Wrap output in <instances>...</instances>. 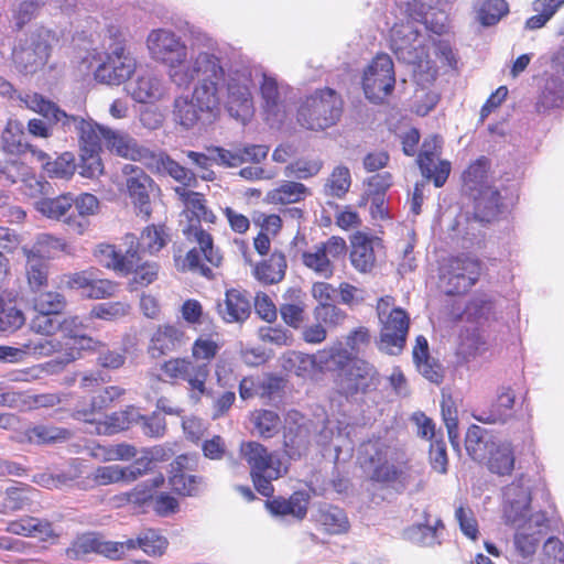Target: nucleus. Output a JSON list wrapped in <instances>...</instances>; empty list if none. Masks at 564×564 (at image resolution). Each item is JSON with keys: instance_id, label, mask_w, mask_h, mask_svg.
Instances as JSON below:
<instances>
[{"instance_id": "53", "label": "nucleus", "mask_w": 564, "mask_h": 564, "mask_svg": "<svg viewBox=\"0 0 564 564\" xmlns=\"http://www.w3.org/2000/svg\"><path fill=\"white\" fill-rule=\"evenodd\" d=\"M135 265L129 272L132 273V278L129 281V288L131 291H137L140 288H145L153 283L158 279L159 265L155 262H144L140 264L139 254L135 256Z\"/></svg>"}, {"instance_id": "31", "label": "nucleus", "mask_w": 564, "mask_h": 564, "mask_svg": "<svg viewBox=\"0 0 564 564\" xmlns=\"http://www.w3.org/2000/svg\"><path fill=\"white\" fill-rule=\"evenodd\" d=\"M193 459L187 455H181L171 464V476L169 479L171 488L184 496L195 495L202 482V478L185 473Z\"/></svg>"}, {"instance_id": "9", "label": "nucleus", "mask_w": 564, "mask_h": 564, "mask_svg": "<svg viewBox=\"0 0 564 564\" xmlns=\"http://www.w3.org/2000/svg\"><path fill=\"white\" fill-rule=\"evenodd\" d=\"M347 358L341 365H333L338 371L337 382L340 391L349 397L366 394L376 390L380 384V375L369 361L350 356L346 349Z\"/></svg>"}, {"instance_id": "20", "label": "nucleus", "mask_w": 564, "mask_h": 564, "mask_svg": "<svg viewBox=\"0 0 564 564\" xmlns=\"http://www.w3.org/2000/svg\"><path fill=\"white\" fill-rule=\"evenodd\" d=\"M123 245L126 246L124 250L118 249L115 245L101 242L96 246L94 256L105 268L129 274L137 263L134 259L137 256V249H134L135 236L127 234L123 238Z\"/></svg>"}, {"instance_id": "43", "label": "nucleus", "mask_w": 564, "mask_h": 564, "mask_svg": "<svg viewBox=\"0 0 564 564\" xmlns=\"http://www.w3.org/2000/svg\"><path fill=\"white\" fill-rule=\"evenodd\" d=\"M286 260L282 253L274 252L268 261L258 264L254 269L256 278L265 283L273 284L280 282L285 273Z\"/></svg>"}, {"instance_id": "8", "label": "nucleus", "mask_w": 564, "mask_h": 564, "mask_svg": "<svg viewBox=\"0 0 564 564\" xmlns=\"http://www.w3.org/2000/svg\"><path fill=\"white\" fill-rule=\"evenodd\" d=\"M161 371L171 382H185L187 384L188 399L197 404L203 395L208 394L207 380L210 369L204 364L194 361L189 356L174 357L161 365Z\"/></svg>"}, {"instance_id": "50", "label": "nucleus", "mask_w": 564, "mask_h": 564, "mask_svg": "<svg viewBox=\"0 0 564 564\" xmlns=\"http://www.w3.org/2000/svg\"><path fill=\"white\" fill-rule=\"evenodd\" d=\"M26 435L31 442L36 444L63 443L72 436L68 430L43 424L30 429Z\"/></svg>"}, {"instance_id": "1", "label": "nucleus", "mask_w": 564, "mask_h": 564, "mask_svg": "<svg viewBox=\"0 0 564 564\" xmlns=\"http://www.w3.org/2000/svg\"><path fill=\"white\" fill-rule=\"evenodd\" d=\"M150 57L167 66V75L178 87L187 88L194 80V97L203 108L217 104V85L223 78V63L214 50L199 51L187 57V46L169 29L152 30L147 37Z\"/></svg>"}, {"instance_id": "62", "label": "nucleus", "mask_w": 564, "mask_h": 564, "mask_svg": "<svg viewBox=\"0 0 564 564\" xmlns=\"http://www.w3.org/2000/svg\"><path fill=\"white\" fill-rule=\"evenodd\" d=\"M318 521L325 531L330 534H339L348 529V520L345 512L337 507H328L321 511Z\"/></svg>"}, {"instance_id": "4", "label": "nucleus", "mask_w": 564, "mask_h": 564, "mask_svg": "<svg viewBox=\"0 0 564 564\" xmlns=\"http://www.w3.org/2000/svg\"><path fill=\"white\" fill-rule=\"evenodd\" d=\"M240 455L250 467V476L257 491L270 497L274 491L272 480L284 476L288 467L276 454L268 452L262 444L254 441L242 442Z\"/></svg>"}, {"instance_id": "14", "label": "nucleus", "mask_w": 564, "mask_h": 564, "mask_svg": "<svg viewBox=\"0 0 564 564\" xmlns=\"http://www.w3.org/2000/svg\"><path fill=\"white\" fill-rule=\"evenodd\" d=\"M313 424L297 411H290L285 417L283 449L290 459L307 455L312 444Z\"/></svg>"}, {"instance_id": "38", "label": "nucleus", "mask_w": 564, "mask_h": 564, "mask_svg": "<svg viewBox=\"0 0 564 564\" xmlns=\"http://www.w3.org/2000/svg\"><path fill=\"white\" fill-rule=\"evenodd\" d=\"M488 160L481 158L471 163L464 172V189L469 196L491 186L488 177Z\"/></svg>"}, {"instance_id": "42", "label": "nucleus", "mask_w": 564, "mask_h": 564, "mask_svg": "<svg viewBox=\"0 0 564 564\" xmlns=\"http://www.w3.org/2000/svg\"><path fill=\"white\" fill-rule=\"evenodd\" d=\"M308 195V188L299 182L285 181L279 187L270 191L267 198L272 204H294Z\"/></svg>"}, {"instance_id": "36", "label": "nucleus", "mask_w": 564, "mask_h": 564, "mask_svg": "<svg viewBox=\"0 0 564 564\" xmlns=\"http://www.w3.org/2000/svg\"><path fill=\"white\" fill-rule=\"evenodd\" d=\"M74 206L78 216H68L65 218L67 226L77 235H83L88 226L85 216L94 215L99 208V200L89 193H83L74 197Z\"/></svg>"}, {"instance_id": "48", "label": "nucleus", "mask_w": 564, "mask_h": 564, "mask_svg": "<svg viewBox=\"0 0 564 564\" xmlns=\"http://www.w3.org/2000/svg\"><path fill=\"white\" fill-rule=\"evenodd\" d=\"M167 232L163 226H148L141 234L140 238L135 237L137 254L139 249L149 253H155L160 251L167 242Z\"/></svg>"}, {"instance_id": "12", "label": "nucleus", "mask_w": 564, "mask_h": 564, "mask_svg": "<svg viewBox=\"0 0 564 564\" xmlns=\"http://www.w3.org/2000/svg\"><path fill=\"white\" fill-rule=\"evenodd\" d=\"M55 34L46 29H37L13 51L17 67L25 73H34L48 59Z\"/></svg>"}, {"instance_id": "49", "label": "nucleus", "mask_w": 564, "mask_h": 564, "mask_svg": "<svg viewBox=\"0 0 564 564\" xmlns=\"http://www.w3.org/2000/svg\"><path fill=\"white\" fill-rule=\"evenodd\" d=\"M389 456L390 447L380 440L368 441L360 447V463L367 471L387 462Z\"/></svg>"}, {"instance_id": "30", "label": "nucleus", "mask_w": 564, "mask_h": 564, "mask_svg": "<svg viewBox=\"0 0 564 564\" xmlns=\"http://www.w3.org/2000/svg\"><path fill=\"white\" fill-rule=\"evenodd\" d=\"M185 343V333L174 325L159 326L152 334L148 351L153 358L174 351Z\"/></svg>"}, {"instance_id": "3", "label": "nucleus", "mask_w": 564, "mask_h": 564, "mask_svg": "<svg viewBox=\"0 0 564 564\" xmlns=\"http://www.w3.org/2000/svg\"><path fill=\"white\" fill-rule=\"evenodd\" d=\"M391 48L398 59L413 66V76L423 87L433 83L437 69L427 58L424 36L412 22L394 24L390 34Z\"/></svg>"}, {"instance_id": "32", "label": "nucleus", "mask_w": 564, "mask_h": 564, "mask_svg": "<svg viewBox=\"0 0 564 564\" xmlns=\"http://www.w3.org/2000/svg\"><path fill=\"white\" fill-rule=\"evenodd\" d=\"M310 496L305 491H295L290 498L282 497L268 500L265 506L274 516H291L297 520L305 518L307 513Z\"/></svg>"}, {"instance_id": "2", "label": "nucleus", "mask_w": 564, "mask_h": 564, "mask_svg": "<svg viewBox=\"0 0 564 564\" xmlns=\"http://www.w3.org/2000/svg\"><path fill=\"white\" fill-rule=\"evenodd\" d=\"M175 193L183 200L187 210L194 216L183 227L182 232L188 242L198 246V248L194 247L187 251L182 260L181 268L182 270L197 272L210 279L213 278V271L203 263L202 256L212 265L219 267L223 261V254L215 248L212 235L203 228L200 221L214 224L216 216L207 208L202 194L188 191L186 187H176Z\"/></svg>"}, {"instance_id": "16", "label": "nucleus", "mask_w": 564, "mask_h": 564, "mask_svg": "<svg viewBox=\"0 0 564 564\" xmlns=\"http://www.w3.org/2000/svg\"><path fill=\"white\" fill-rule=\"evenodd\" d=\"M480 263L470 258L451 259L442 270L441 282L447 294L468 291L478 280Z\"/></svg>"}, {"instance_id": "17", "label": "nucleus", "mask_w": 564, "mask_h": 564, "mask_svg": "<svg viewBox=\"0 0 564 564\" xmlns=\"http://www.w3.org/2000/svg\"><path fill=\"white\" fill-rule=\"evenodd\" d=\"M85 326L78 316H68L59 321V329L65 337L73 340L72 347L63 355L51 362H47V368L53 372L62 370L66 365L75 361L80 356V350L96 349L99 340H95L89 336L83 334Z\"/></svg>"}, {"instance_id": "47", "label": "nucleus", "mask_w": 564, "mask_h": 564, "mask_svg": "<svg viewBox=\"0 0 564 564\" xmlns=\"http://www.w3.org/2000/svg\"><path fill=\"white\" fill-rule=\"evenodd\" d=\"M444 529L443 522L436 520L432 524L412 525L405 530V536L409 541L421 546H435L441 544L438 531Z\"/></svg>"}, {"instance_id": "46", "label": "nucleus", "mask_w": 564, "mask_h": 564, "mask_svg": "<svg viewBox=\"0 0 564 564\" xmlns=\"http://www.w3.org/2000/svg\"><path fill=\"white\" fill-rule=\"evenodd\" d=\"M12 169L17 170L20 176H22L23 191L25 195L30 197H37L40 195L47 194L50 184L46 182H42L34 176L28 177L29 167L23 163H18L17 161H12L10 165L7 166V178L10 180L11 183L17 182V178L13 177L11 174Z\"/></svg>"}, {"instance_id": "41", "label": "nucleus", "mask_w": 564, "mask_h": 564, "mask_svg": "<svg viewBox=\"0 0 564 564\" xmlns=\"http://www.w3.org/2000/svg\"><path fill=\"white\" fill-rule=\"evenodd\" d=\"M470 197L475 202L476 216L481 221H490L499 213L501 197L495 187L490 186Z\"/></svg>"}, {"instance_id": "29", "label": "nucleus", "mask_w": 564, "mask_h": 564, "mask_svg": "<svg viewBox=\"0 0 564 564\" xmlns=\"http://www.w3.org/2000/svg\"><path fill=\"white\" fill-rule=\"evenodd\" d=\"M218 313L227 323H242L251 313L250 300L245 291L230 289L217 304Z\"/></svg>"}, {"instance_id": "15", "label": "nucleus", "mask_w": 564, "mask_h": 564, "mask_svg": "<svg viewBox=\"0 0 564 564\" xmlns=\"http://www.w3.org/2000/svg\"><path fill=\"white\" fill-rule=\"evenodd\" d=\"M346 252V241L333 236L327 241L315 245L301 256L302 263L317 275L329 279L334 274L333 260L340 258Z\"/></svg>"}, {"instance_id": "26", "label": "nucleus", "mask_w": 564, "mask_h": 564, "mask_svg": "<svg viewBox=\"0 0 564 564\" xmlns=\"http://www.w3.org/2000/svg\"><path fill=\"white\" fill-rule=\"evenodd\" d=\"M144 165L152 172L171 176L176 182L181 183L183 185L182 187H189L196 184L195 174L180 165L163 151H151Z\"/></svg>"}, {"instance_id": "56", "label": "nucleus", "mask_w": 564, "mask_h": 564, "mask_svg": "<svg viewBox=\"0 0 564 564\" xmlns=\"http://www.w3.org/2000/svg\"><path fill=\"white\" fill-rule=\"evenodd\" d=\"M32 253H37L43 259L54 258L58 252L69 253L68 245L61 238L42 234L37 237L31 250Z\"/></svg>"}, {"instance_id": "52", "label": "nucleus", "mask_w": 564, "mask_h": 564, "mask_svg": "<svg viewBox=\"0 0 564 564\" xmlns=\"http://www.w3.org/2000/svg\"><path fill=\"white\" fill-rule=\"evenodd\" d=\"M251 421L256 433L263 438H271L279 432L280 416L271 410H258L252 413Z\"/></svg>"}, {"instance_id": "57", "label": "nucleus", "mask_w": 564, "mask_h": 564, "mask_svg": "<svg viewBox=\"0 0 564 564\" xmlns=\"http://www.w3.org/2000/svg\"><path fill=\"white\" fill-rule=\"evenodd\" d=\"M25 322L24 314L12 301L0 297V332L12 333Z\"/></svg>"}, {"instance_id": "60", "label": "nucleus", "mask_w": 564, "mask_h": 564, "mask_svg": "<svg viewBox=\"0 0 564 564\" xmlns=\"http://www.w3.org/2000/svg\"><path fill=\"white\" fill-rule=\"evenodd\" d=\"M131 306L123 301L99 303L93 306L89 317L105 321H116L129 315Z\"/></svg>"}, {"instance_id": "11", "label": "nucleus", "mask_w": 564, "mask_h": 564, "mask_svg": "<svg viewBox=\"0 0 564 564\" xmlns=\"http://www.w3.org/2000/svg\"><path fill=\"white\" fill-rule=\"evenodd\" d=\"M250 73L248 70H230L225 74L221 87L227 89L226 109L230 117L246 124L254 113L253 99L250 90Z\"/></svg>"}, {"instance_id": "19", "label": "nucleus", "mask_w": 564, "mask_h": 564, "mask_svg": "<svg viewBox=\"0 0 564 564\" xmlns=\"http://www.w3.org/2000/svg\"><path fill=\"white\" fill-rule=\"evenodd\" d=\"M286 90L288 87L279 84L275 77L262 75L260 82L261 107L265 121L271 127L280 126L286 117Z\"/></svg>"}, {"instance_id": "13", "label": "nucleus", "mask_w": 564, "mask_h": 564, "mask_svg": "<svg viewBox=\"0 0 564 564\" xmlns=\"http://www.w3.org/2000/svg\"><path fill=\"white\" fill-rule=\"evenodd\" d=\"M393 62L388 54H378L364 72L362 87L372 102H382L394 89Z\"/></svg>"}, {"instance_id": "64", "label": "nucleus", "mask_w": 564, "mask_h": 564, "mask_svg": "<svg viewBox=\"0 0 564 564\" xmlns=\"http://www.w3.org/2000/svg\"><path fill=\"white\" fill-rule=\"evenodd\" d=\"M34 310L37 313L59 314L66 306L65 296L58 292H41L34 297Z\"/></svg>"}, {"instance_id": "34", "label": "nucleus", "mask_w": 564, "mask_h": 564, "mask_svg": "<svg viewBox=\"0 0 564 564\" xmlns=\"http://www.w3.org/2000/svg\"><path fill=\"white\" fill-rule=\"evenodd\" d=\"M486 459L491 473L500 476L510 475L514 468L516 460L511 443L507 441H496L491 443Z\"/></svg>"}, {"instance_id": "24", "label": "nucleus", "mask_w": 564, "mask_h": 564, "mask_svg": "<svg viewBox=\"0 0 564 564\" xmlns=\"http://www.w3.org/2000/svg\"><path fill=\"white\" fill-rule=\"evenodd\" d=\"M514 402V391L510 387H501L496 400L488 408L476 410L473 416L482 424H505L513 417Z\"/></svg>"}, {"instance_id": "44", "label": "nucleus", "mask_w": 564, "mask_h": 564, "mask_svg": "<svg viewBox=\"0 0 564 564\" xmlns=\"http://www.w3.org/2000/svg\"><path fill=\"white\" fill-rule=\"evenodd\" d=\"M564 101V86L561 79L550 77L545 80L542 93L539 96L535 108L538 112L558 108Z\"/></svg>"}, {"instance_id": "6", "label": "nucleus", "mask_w": 564, "mask_h": 564, "mask_svg": "<svg viewBox=\"0 0 564 564\" xmlns=\"http://www.w3.org/2000/svg\"><path fill=\"white\" fill-rule=\"evenodd\" d=\"M392 297H381L377 304V313L381 323L379 350L388 355H399L405 345L410 319L405 311L391 307Z\"/></svg>"}, {"instance_id": "63", "label": "nucleus", "mask_w": 564, "mask_h": 564, "mask_svg": "<svg viewBox=\"0 0 564 564\" xmlns=\"http://www.w3.org/2000/svg\"><path fill=\"white\" fill-rule=\"evenodd\" d=\"M24 135L23 124L15 120L9 119L2 132V149L8 153H18L23 145L22 140Z\"/></svg>"}, {"instance_id": "39", "label": "nucleus", "mask_w": 564, "mask_h": 564, "mask_svg": "<svg viewBox=\"0 0 564 564\" xmlns=\"http://www.w3.org/2000/svg\"><path fill=\"white\" fill-rule=\"evenodd\" d=\"M495 442L485 429L471 425L466 432L465 448L474 460L482 462L488 456L491 443Z\"/></svg>"}, {"instance_id": "61", "label": "nucleus", "mask_w": 564, "mask_h": 564, "mask_svg": "<svg viewBox=\"0 0 564 564\" xmlns=\"http://www.w3.org/2000/svg\"><path fill=\"white\" fill-rule=\"evenodd\" d=\"M141 550L149 556H161L165 553L169 541L158 530L145 529L139 533Z\"/></svg>"}, {"instance_id": "10", "label": "nucleus", "mask_w": 564, "mask_h": 564, "mask_svg": "<svg viewBox=\"0 0 564 564\" xmlns=\"http://www.w3.org/2000/svg\"><path fill=\"white\" fill-rule=\"evenodd\" d=\"M106 58L95 69V79L107 85L126 83L137 69V59L124 44V40L111 34Z\"/></svg>"}, {"instance_id": "22", "label": "nucleus", "mask_w": 564, "mask_h": 564, "mask_svg": "<svg viewBox=\"0 0 564 564\" xmlns=\"http://www.w3.org/2000/svg\"><path fill=\"white\" fill-rule=\"evenodd\" d=\"M127 192L131 197L139 214L144 217L151 215L150 191L153 186L152 178L138 165L124 164L122 167Z\"/></svg>"}, {"instance_id": "40", "label": "nucleus", "mask_w": 564, "mask_h": 564, "mask_svg": "<svg viewBox=\"0 0 564 564\" xmlns=\"http://www.w3.org/2000/svg\"><path fill=\"white\" fill-rule=\"evenodd\" d=\"M487 349V340L478 328H466L464 332H462L457 355L462 357L466 362L484 355Z\"/></svg>"}, {"instance_id": "33", "label": "nucleus", "mask_w": 564, "mask_h": 564, "mask_svg": "<svg viewBox=\"0 0 564 564\" xmlns=\"http://www.w3.org/2000/svg\"><path fill=\"white\" fill-rule=\"evenodd\" d=\"M110 547H115V545L108 543L101 536L95 533H86L73 541L72 545L66 549V555L70 560H79L90 553L108 557V554L112 551Z\"/></svg>"}, {"instance_id": "51", "label": "nucleus", "mask_w": 564, "mask_h": 564, "mask_svg": "<svg viewBox=\"0 0 564 564\" xmlns=\"http://www.w3.org/2000/svg\"><path fill=\"white\" fill-rule=\"evenodd\" d=\"M21 100L29 109L43 115L45 118L53 120L55 123H61L62 119L65 118L66 112L64 110H62L55 104L45 100L39 94H26Z\"/></svg>"}, {"instance_id": "55", "label": "nucleus", "mask_w": 564, "mask_h": 564, "mask_svg": "<svg viewBox=\"0 0 564 564\" xmlns=\"http://www.w3.org/2000/svg\"><path fill=\"white\" fill-rule=\"evenodd\" d=\"M351 176L347 166H336L325 184V193L332 197L341 198L350 188Z\"/></svg>"}, {"instance_id": "58", "label": "nucleus", "mask_w": 564, "mask_h": 564, "mask_svg": "<svg viewBox=\"0 0 564 564\" xmlns=\"http://www.w3.org/2000/svg\"><path fill=\"white\" fill-rule=\"evenodd\" d=\"M513 525L518 528L514 535L516 550L523 558L532 556L540 542V531L528 530L521 522Z\"/></svg>"}, {"instance_id": "23", "label": "nucleus", "mask_w": 564, "mask_h": 564, "mask_svg": "<svg viewBox=\"0 0 564 564\" xmlns=\"http://www.w3.org/2000/svg\"><path fill=\"white\" fill-rule=\"evenodd\" d=\"M440 148L441 139L437 135H433L424 140L417 156V164L422 175L427 180H432L436 187H442L445 184L451 172V164L446 161L434 164Z\"/></svg>"}, {"instance_id": "35", "label": "nucleus", "mask_w": 564, "mask_h": 564, "mask_svg": "<svg viewBox=\"0 0 564 564\" xmlns=\"http://www.w3.org/2000/svg\"><path fill=\"white\" fill-rule=\"evenodd\" d=\"M351 264L359 272H369L376 262L373 239L364 232H357L351 239Z\"/></svg>"}, {"instance_id": "59", "label": "nucleus", "mask_w": 564, "mask_h": 564, "mask_svg": "<svg viewBox=\"0 0 564 564\" xmlns=\"http://www.w3.org/2000/svg\"><path fill=\"white\" fill-rule=\"evenodd\" d=\"M509 11L505 0L484 1L477 10V19L484 26L496 24Z\"/></svg>"}, {"instance_id": "28", "label": "nucleus", "mask_w": 564, "mask_h": 564, "mask_svg": "<svg viewBox=\"0 0 564 564\" xmlns=\"http://www.w3.org/2000/svg\"><path fill=\"white\" fill-rule=\"evenodd\" d=\"M225 82V69L223 68V78L217 85V104L212 108H203L199 102L195 99L194 95L192 99H188L187 96H182L175 99L174 101V117L176 122L183 126L185 129L193 128L197 121L199 120V112H212L217 109L221 101V87Z\"/></svg>"}, {"instance_id": "18", "label": "nucleus", "mask_w": 564, "mask_h": 564, "mask_svg": "<svg viewBox=\"0 0 564 564\" xmlns=\"http://www.w3.org/2000/svg\"><path fill=\"white\" fill-rule=\"evenodd\" d=\"M533 480L525 474L518 476L503 489V513L507 523L524 520L531 503Z\"/></svg>"}, {"instance_id": "5", "label": "nucleus", "mask_w": 564, "mask_h": 564, "mask_svg": "<svg viewBox=\"0 0 564 564\" xmlns=\"http://www.w3.org/2000/svg\"><path fill=\"white\" fill-rule=\"evenodd\" d=\"M343 100L332 88H324L307 96L297 109V122L312 131H323L339 120Z\"/></svg>"}, {"instance_id": "25", "label": "nucleus", "mask_w": 564, "mask_h": 564, "mask_svg": "<svg viewBox=\"0 0 564 564\" xmlns=\"http://www.w3.org/2000/svg\"><path fill=\"white\" fill-rule=\"evenodd\" d=\"M127 91L137 102L154 104L165 96L166 87L154 73L142 72L127 86Z\"/></svg>"}, {"instance_id": "7", "label": "nucleus", "mask_w": 564, "mask_h": 564, "mask_svg": "<svg viewBox=\"0 0 564 564\" xmlns=\"http://www.w3.org/2000/svg\"><path fill=\"white\" fill-rule=\"evenodd\" d=\"M347 358L346 349L341 341L318 350L315 354L301 351H288L281 358L284 370L303 378H315L324 372L329 365H341Z\"/></svg>"}, {"instance_id": "21", "label": "nucleus", "mask_w": 564, "mask_h": 564, "mask_svg": "<svg viewBox=\"0 0 564 564\" xmlns=\"http://www.w3.org/2000/svg\"><path fill=\"white\" fill-rule=\"evenodd\" d=\"M61 127L65 132L75 131L80 143V151L100 152L101 143H106L107 131L109 127L94 121L91 118H83L65 113L61 121Z\"/></svg>"}, {"instance_id": "45", "label": "nucleus", "mask_w": 564, "mask_h": 564, "mask_svg": "<svg viewBox=\"0 0 564 564\" xmlns=\"http://www.w3.org/2000/svg\"><path fill=\"white\" fill-rule=\"evenodd\" d=\"M26 254V278L32 291H40L47 285L48 263L37 253L25 251Z\"/></svg>"}, {"instance_id": "54", "label": "nucleus", "mask_w": 564, "mask_h": 564, "mask_svg": "<svg viewBox=\"0 0 564 564\" xmlns=\"http://www.w3.org/2000/svg\"><path fill=\"white\" fill-rule=\"evenodd\" d=\"M494 302L487 295H478L474 297L463 313V318L468 322L480 324L488 321L494 315Z\"/></svg>"}, {"instance_id": "37", "label": "nucleus", "mask_w": 564, "mask_h": 564, "mask_svg": "<svg viewBox=\"0 0 564 564\" xmlns=\"http://www.w3.org/2000/svg\"><path fill=\"white\" fill-rule=\"evenodd\" d=\"M74 206V196L72 194H62L56 197H40L34 203V208L42 216L54 219L65 221L67 218L68 212Z\"/></svg>"}, {"instance_id": "27", "label": "nucleus", "mask_w": 564, "mask_h": 564, "mask_svg": "<svg viewBox=\"0 0 564 564\" xmlns=\"http://www.w3.org/2000/svg\"><path fill=\"white\" fill-rule=\"evenodd\" d=\"M105 147L118 156L145 163L151 150L139 144L129 133L110 128L106 134Z\"/></svg>"}]
</instances>
